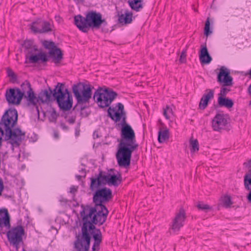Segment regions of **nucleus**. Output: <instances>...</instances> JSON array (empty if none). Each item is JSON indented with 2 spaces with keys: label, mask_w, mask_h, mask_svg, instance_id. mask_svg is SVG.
<instances>
[{
  "label": "nucleus",
  "mask_w": 251,
  "mask_h": 251,
  "mask_svg": "<svg viewBox=\"0 0 251 251\" xmlns=\"http://www.w3.org/2000/svg\"><path fill=\"white\" fill-rule=\"evenodd\" d=\"M77 191V187H75V186H72L70 187V192L71 194H75Z\"/></svg>",
  "instance_id": "obj_40"
},
{
  "label": "nucleus",
  "mask_w": 251,
  "mask_h": 251,
  "mask_svg": "<svg viewBox=\"0 0 251 251\" xmlns=\"http://www.w3.org/2000/svg\"><path fill=\"white\" fill-rule=\"evenodd\" d=\"M83 224L81 227L82 234L76 236V240L74 242V247L77 251L82 250L88 251L90 249L91 237L88 232L93 235L94 243L92 247V251H99L100 245L102 241V235L100 230L97 228L93 222V216L90 218L88 215L82 216Z\"/></svg>",
  "instance_id": "obj_4"
},
{
  "label": "nucleus",
  "mask_w": 251,
  "mask_h": 251,
  "mask_svg": "<svg viewBox=\"0 0 251 251\" xmlns=\"http://www.w3.org/2000/svg\"><path fill=\"white\" fill-rule=\"evenodd\" d=\"M33 42L31 40H27L25 42V46L26 49H30L32 46Z\"/></svg>",
  "instance_id": "obj_39"
},
{
  "label": "nucleus",
  "mask_w": 251,
  "mask_h": 251,
  "mask_svg": "<svg viewBox=\"0 0 251 251\" xmlns=\"http://www.w3.org/2000/svg\"><path fill=\"white\" fill-rule=\"evenodd\" d=\"M18 112L15 109L6 111L1 118L0 128L4 131V140L11 145L13 151L20 146L25 137V132L18 125Z\"/></svg>",
  "instance_id": "obj_1"
},
{
  "label": "nucleus",
  "mask_w": 251,
  "mask_h": 251,
  "mask_svg": "<svg viewBox=\"0 0 251 251\" xmlns=\"http://www.w3.org/2000/svg\"><path fill=\"white\" fill-rule=\"evenodd\" d=\"M214 90H206L205 93L203 95L199 103V106L201 109L203 110L207 107L208 101L214 98Z\"/></svg>",
  "instance_id": "obj_20"
},
{
  "label": "nucleus",
  "mask_w": 251,
  "mask_h": 251,
  "mask_svg": "<svg viewBox=\"0 0 251 251\" xmlns=\"http://www.w3.org/2000/svg\"><path fill=\"white\" fill-rule=\"evenodd\" d=\"M75 251H77V250H75ZM80 251H82V250H80Z\"/></svg>",
  "instance_id": "obj_54"
},
{
  "label": "nucleus",
  "mask_w": 251,
  "mask_h": 251,
  "mask_svg": "<svg viewBox=\"0 0 251 251\" xmlns=\"http://www.w3.org/2000/svg\"><path fill=\"white\" fill-rule=\"evenodd\" d=\"M53 97L62 110L68 111L72 107L73 97L69 90L65 88L64 84L57 83L53 89Z\"/></svg>",
  "instance_id": "obj_8"
},
{
  "label": "nucleus",
  "mask_w": 251,
  "mask_h": 251,
  "mask_svg": "<svg viewBox=\"0 0 251 251\" xmlns=\"http://www.w3.org/2000/svg\"><path fill=\"white\" fill-rule=\"evenodd\" d=\"M199 58L201 62L203 64H209L212 61V57L208 53L206 44L201 46Z\"/></svg>",
  "instance_id": "obj_21"
},
{
  "label": "nucleus",
  "mask_w": 251,
  "mask_h": 251,
  "mask_svg": "<svg viewBox=\"0 0 251 251\" xmlns=\"http://www.w3.org/2000/svg\"><path fill=\"white\" fill-rule=\"evenodd\" d=\"M118 107L117 110H116L115 108H112L111 107H109L107 110L108 116L115 122L120 121L126 113L124 111V106L122 103H118L116 107Z\"/></svg>",
  "instance_id": "obj_17"
},
{
  "label": "nucleus",
  "mask_w": 251,
  "mask_h": 251,
  "mask_svg": "<svg viewBox=\"0 0 251 251\" xmlns=\"http://www.w3.org/2000/svg\"><path fill=\"white\" fill-rule=\"evenodd\" d=\"M75 120L73 118H71L68 120V122L71 124H74L75 123Z\"/></svg>",
  "instance_id": "obj_45"
},
{
  "label": "nucleus",
  "mask_w": 251,
  "mask_h": 251,
  "mask_svg": "<svg viewBox=\"0 0 251 251\" xmlns=\"http://www.w3.org/2000/svg\"><path fill=\"white\" fill-rule=\"evenodd\" d=\"M21 93L23 94V98L24 97L26 100L28 104L36 106L38 99L31 88L30 82L28 80H25L21 84Z\"/></svg>",
  "instance_id": "obj_11"
},
{
  "label": "nucleus",
  "mask_w": 251,
  "mask_h": 251,
  "mask_svg": "<svg viewBox=\"0 0 251 251\" xmlns=\"http://www.w3.org/2000/svg\"><path fill=\"white\" fill-rule=\"evenodd\" d=\"M173 110L168 106H166V108L164 109L163 115L167 119H170L173 115Z\"/></svg>",
  "instance_id": "obj_31"
},
{
  "label": "nucleus",
  "mask_w": 251,
  "mask_h": 251,
  "mask_svg": "<svg viewBox=\"0 0 251 251\" xmlns=\"http://www.w3.org/2000/svg\"><path fill=\"white\" fill-rule=\"evenodd\" d=\"M248 164H249V168H250V170H251V160H250L249 162H248Z\"/></svg>",
  "instance_id": "obj_49"
},
{
  "label": "nucleus",
  "mask_w": 251,
  "mask_h": 251,
  "mask_svg": "<svg viewBox=\"0 0 251 251\" xmlns=\"http://www.w3.org/2000/svg\"><path fill=\"white\" fill-rule=\"evenodd\" d=\"M169 138V131L166 127L160 128L158 132V141L162 143L168 140Z\"/></svg>",
  "instance_id": "obj_26"
},
{
  "label": "nucleus",
  "mask_w": 251,
  "mask_h": 251,
  "mask_svg": "<svg viewBox=\"0 0 251 251\" xmlns=\"http://www.w3.org/2000/svg\"><path fill=\"white\" fill-rule=\"evenodd\" d=\"M248 93L249 95L251 96V84L249 85L248 88Z\"/></svg>",
  "instance_id": "obj_44"
},
{
  "label": "nucleus",
  "mask_w": 251,
  "mask_h": 251,
  "mask_svg": "<svg viewBox=\"0 0 251 251\" xmlns=\"http://www.w3.org/2000/svg\"><path fill=\"white\" fill-rule=\"evenodd\" d=\"M5 95L8 103L14 105L19 104L23 98V94L19 88L6 90Z\"/></svg>",
  "instance_id": "obj_12"
},
{
  "label": "nucleus",
  "mask_w": 251,
  "mask_h": 251,
  "mask_svg": "<svg viewBox=\"0 0 251 251\" xmlns=\"http://www.w3.org/2000/svg\"><path fill=\"white\" fill-rule=\"evenodd\" d=\"M81 172H82V174L83 175V177H85L86 176V172L85 171H84V170L83 169H82V170L81 171Z\"/></svg>",
  "instance_id": "obj_48"
},
{
  "label": "nucleus",
  "mask_w": 251,
  "mask_h": 251,
  "mask_svg": "<svg viewBox=\"0 0 251 251\" xmlns=\"http://www.w3.org/2000/svg\"><path fill=\"white\" fill-rule=\"evenodd\" d=\"M3 183L1 179L0 178V197L2 194V192L3 190Z\"/></svg>",
  "instance_id": "obj_41"
},
{
  "label": "nucleus",
  "mask_w": 251,
  "mask_h": 251,
  "mask_svg": "<svg viewBox=\"0 0 251 251\" xmlns=\"http://www.w3.org/2000/svg\"><path fill=\"white\" fill-rule=\"evenodd\" d=\"M227 124V117L223 114H217L212 121V126L214 130L221 131L224 129Z\"/></svg>",
  "instance_id": "obj_16"
},
{
  "label": "nucleus",
  "mask_w": 251,
  "mask_h": 251,
  "mask_svg": "<svg viewBox=\"0 0 251 251\" xmlns=\"http://www.w3.org/2000/svg\"><path fill=\"white\" fill-rule=\"evenodd\" d=\"M191 151L195 152L199 151V143L197 140H191L190 141Z\"/></svg>",
  "instance_id": "obj_30"
},
{
  "label": "nucleus",
  "mask_w": 251,
  "mask_h": 251,
  "mask_svg": "<svg viewBox=\"0 0 251 251\" xmlns=\"http://www.w3.org/2000/svg\"><path fill=\"white\" fill-rule=\"evenodd\" d=\"M128 2L131 8L136 11H139L143 8L142 0H128Z\"/></svg>",
  "instance_id": "obj_27"
},
{
  "label": "nucleus",
  "mask_w": 251,
  "mask_h": 251,
  "mask_svg": "<svg viewBox=\"0 0 251 251\" xmlns=\"http://www.w3.org/2000/svg\"><path fill=\"white\" fill-rule=\"evenodd\" d=\"M223 201L224 206L226 208L230 207L232 203L231 201V198L228 196H225Z\"/></svg>",
  "instance_id": "obj_33"
},
{
  "label": "nucleus",
  "mask_w": 251,
  "mask_h": 251,
  "mask_svg": "<svg viewBox=\"0 0 251 251\" xmlns=\"http://www.w3.org/2000/svg\"><path fill=\"white\" fill-rule=\"evenodd\" d=\"M244 185L246 189L250 190L251 189V181H248L246 180H244Z\"/></svg>",
  "instance_id": "obj_38"
},
{
  "label": "nucleus",
  "mask_w": 251,
  "mask_h": 251,
  "mask_svg": "<svg viewBox=\"0 0 251 251\" xmlns=\"http://www.w3.org/2000/svg\"><path fill=\"white\" fill-rule=\"evenodd\" d=\"M0 233H2V234H5V232H4V231H0Z\"/></svg>",
  "instance_id": "obj_52"
},
{
  "label": "nucleus",
  "mask_w": 251,
  "mask_h": 251,
  "mask_svg": "<svg viewBox=\"0 0 251 251\" xmlns=\"http://www.w3.org/2000/svg\"><path fill=\"white\" fill-rule=\"evenodd\" d=\"M41 29L39 30L38 29H34V30L35 32H39V33H46L50 31H51L52 30L51 29V24L47 21H42L41 20ZM36 29H37V28H35Z\"/></svg>",
  "instance_id": "obj_25"
},
{
  "label": "nucleus",
  "mask_w": 251,
  "mask_h": 251,
  "mask_svg": "<svg viewBox=\"0 0 251 251\" xmlns=\"http://www.w3.org/2000/svg\"><path fill=\"white\" fill-rule=\"evenodd\" d=\"M53 90H52L50 87L48 89L42 90L38 94V102L40 100L42 103H49L52 101Z\"/></svg>",
  "instance_id": "obj_19"
},
{
  "label": "nucleus",
  "mask_w": 251,
  "mask_h": 251,
  "mask_svg": "<svg viewBox=\"0 0 251 251\" xmlns=\"http://www.w3.org/2000/svg\"><path fill=\"white\" fill-rule=\"evenodd\" d=\"M118 16V21L120 24L126 25L131 23L132 21V14L128 11Z\"/></svg>",
  "instance_id": "obj_23"
},
{
  "label": "nucleus",
  "mask_w": 251,
  "mask_h": 251,
  "mask_svg": "<svg viewBox=\"0 0 251 251\" xmlns=\"http://www.w3.org/2000/svg\"><path fill=\"white\" fill-rule=\"evenodd\" d=\"M116 157L119 166L126 168L130 164L132 152L138 147L135 134L130 126L121 128Z\"/></svg>",
  "instance_id": "obj_3"
},
{
  "label": "nucleus",
  "mask_w": 251,
  "mask_h": 251,
  "mask_svg": "<svg viewBox=\"0 0 251 251\" xmlns=\"http://www.w3.org/2000/svg\"><path fill=\"white\" fill-rule=\"evenodd\" d=\"M75 135H76V136L78 135H79V132H76V133H75Z\"/></svg>",
  "instance_id": "obj_51"
},
{
  "label": "nucleus",
  "mask_w": 251,
  "mask_h": 251,
  "mask_svg": "<svg viewBox=\"0 0 251 251\" xmlns=\"http://www.w3.org/2000/svg\"><path fill=\"white\" fill-rule=\"evenodd\" d=\"M211 33L212 31L210 30V20L209 18L208 17L205 23L204 34L207 36Z\"/></svg>",
  "instance_id": "obj_32"
},
{
  "label": "nucleus",
  "mask_w": 251,
  "mask_h": 251,
  "mask_svg": "<svg viewBox=\"0 0 251 251\" xmlns=\"http://www.w3.org/2000/svg\"><path fill=\"white\" fill-rule=\"evenodd\" d=\"M75 177H76V178H77V179L78 180H80L81 178H82V176H80V175H76Z\"/></svg>",
  "instance_id": "obj_47"
},
{
  "label": "nucleus",
  "mask_w": 251,
  "mask_h": 251,
  "mask_svg": "<svg viewBox=\"0 0 251 251\" xmlns=\"http://www.w3.org/2000/svg\"><path fill=\"white\" fill-rule=\"evenodd\" d=\"M244 180L251 181V170H249L248 172L245 175Z\"/></svg>",
  "instance_id": "obj_37"
},
{
  "label": "nucleus",
  "mask_w": 251,
  "mask_h": 251,
  "mask_svg": "<svg viewBox=\"0 0 251 251\" xmlns=\"http://www.w3.org/2000/svg\"><path fill=\"white\" fill-rule=\"evenodd\" d=\"M7 75L11 79V81L12 82H15L17 79V76L14 73V72L9 69H8L7 70Z\"/></svg>",
  "instance_id": "obj_34"
},
{
  "label": "nucleus",
  "mask_w": 251,
  "mask_h": 251,
  "mask_svg": "<svg viewBox=\"0 0 251 251\" xmlns=\"http://www.w3.org/2000/svg\"><path fill=\"white\" fill-rule=\"evenodd\" d=\"M232 77L230 75L229 70L223 66L220 69V72L217 76V81L220 83H223V87L221 88L220 93L219 97H225L227 93L230 91V89L224 86H228L232 85Z\"/></svg>",
  "instance_id": "obj_10"
},
{
  "label": "nucleus",
  "mask_w": 251,
  "mask_h": 251,
  "mask_svg": "<svg viewBox=\"0 0 251 251\" xmlns=\"http://www.w3.org/2000/svg\"><path fill=\"white\" fill-rule=\"evenodd\" d=\"M61 127H62V128L64 130H68V127L65 125L64 124H61Z\"/></svg>",
  "instance_id": "obj_43"
},
{
  "label": "nucleus",
  "mask_w": 251,
  "mask_h": 251,
  "mask_svg": "<svg viewBox=\"0 0 251 251\" xmlns=\"http://www.w3.org/2000/svg\"><path fill=\"white\" fill-rule=\"evenodd\" d=\"M196 207L199 210L204 211L207 212L209 210L211 209V207L208 204H204L202 201H199L196 205Z\"/></svg>",
  "instance_id": "obj_29"
},
{
  "label": "nucleus",
  "mask_w": 251,
  "mask_h": 251,
  "mask_svg": "<svg viewBox=\"0 0 251 251\" xmlns=\"http://www.w3.org/2000/svg\"><path fill=\"white\" fill-rule=\"evenodd\" d=\"M117 96L114 91L99 88L94 94L93 99L99 107L104 108L109 106Z\"/></svg>",
  "instance_id": "obj_9"
},
{
  "label": "nucleus",
  "mask_w": 251,
  "mask_h": 251,
  "mask_svg": "<svg viewBox=\"0 0 251 251\" xmlns=\"http://www.w3.org/2000/svg\"><path fill=\"white\" fill-rule=\"evenodd\" d=\"M43 46L46 49H49V54L52 58V61L55 64L59 63L63 58L61 50L55 46L54 43L52 41H45Z\"/></svg>",
  "instance_id": "obj_13"
},
{
  "label": "nucleus",
  "mask_w": 251,
  "mask_h": 251,
  "mask_svg": "<svg viewBox=\"0 0 251 251\" xmlns=\"http://www.w3.org/2000/svg\"><path fill=\"white\" fill-rule=\"evenodd\" d=\"M186 218L185 210L183 207H181L178 211L176 212L172 222L171 229L174 232L179 231L180 228L184 226Z\"/></svg>",
  "instance_id": "obj_14"
},
{
  "label": "nucleus",
  "mask_w": 251,
  "mask_h": 251,
  "mask_svg": "<svg viewBox=\"0 0 251 251\" xmlns=\"http://www.w3.org/2000/svg\"><path fill=\"white\" fill-rule=\"evenodd\" d=\"M112 198V191L109 188L104 187L96 190L93 197L95 206H86L80 212L81 216L88 215L90 218L93 216V222L95 225H102L105 222L108 213L104 204Z\"/></svg>",
  "instance_id": "obj_2"
},
{
  "label": "nucleus",
  "mask_w": 251,
  "mask_h": 251,
  "mask_svg": "<svg viewBox=\"0 0 251 251\" xmlns=\"http://www.w3.org/2000/svg\"><path fill=\"white\" fill-rule=\"evenodd\" d=\"M37 28V29H41V20L38 19L37 20L33 22L30 25V29L31 30L32 32L34 33H39V32H35L34 30V29H36L35 28Z\"/></svg>",
  "instance_id": "obj_28"
},
{
  "label": "nucleus",
  "mask_w": 251,
  "mask_h": 251,
  "mask_svg": "<svg viewBox=\"0 0 251 251\" xmlns=\"http://www.w3.org/2000/svg\"><path fill=\"white\" fill-rule=\"evenodd\" d=\"M4 226L8 231L6 235L8 241L17 248L20 243L23 241V236L25 230L21 224L10 228V216L8 210L6 208L0 210V227Z\"/></svg>",
  "instance_id": "obj_5"
},
{
  "label": "nucleus",
  "mask_w": 251,
  "mask_h": 251,
  "mask_svg": "<svg viewBox=\"0 0 251 251\" xmlns=\"http://www.w3.org/2000/svg\"><path fill=\"white\" fill-rule=\"evenodd\" d=\"M121 119H122V122H121V125L122 126V127H124V126H130L129 124L126 123V113L125 114V115H124V116L122 117Z\"/></svg>",
  "instance_id": "obj_36"
},
{
  "label": "nucleus",
  "mask_w": 251,
  "mask_h": 251,
  "mask_svg": "<svg viewBox=\"0 0 251 251\" xmlns=\"http://www.w3.org/2000/svg\"><path fill=\"white\" fill-rule=\"evenodd\" d=\"M249 105H251V100L249 102Z\"/></svg>",
  "instance_id": "obj_53"
},
{
  "label": "nucleus",
  "mask_w": 251,
  "mask_h": 251,
  "mask_svg": "<svg viewBox=\"0 0 251 251\" xmlns=\"http://www.w3.org/2000/svg\"><path fill=\"white\" fill-rule=\"evenodd\" d=\"M248 191H249L250 192L247 196V199L249 202H251V189L248 190Z\"/></svg>",
  "instance_id": "obj_42"
},
{
  "label": "nucleus",
  "mask_w": 251,
  "mask_h": 251,
  "mask_svg": "<svg viewBox=\"0 0 251 251\" xmlns=\"http://www.w3.org/2000/svg\"><path fill=\"white\" fill-rule=\"evenodd\" d=\"M186 50H183L181 53L179 57V62L180 63H184L186 61Z\"/></svg>",
  "instance_id": "obj_35"
},
{
  "label": "nucleus",
  "mask_w": 251,
  "mask_h": 251,
  "mask_svg": "<svg viewBox=\"0 0 251 251\" xmlns=\"http://www.w3.org/2000/svg\"><path fill=\"white\" fill-rule=\"evenodd\" d=\"M53 136L54 138L57 139L59 137V134L57 132L55 131L54 132Z\"/></svg>",
  "instance_id": "obj_46"
},
{
  "label": "nucleus",
  "mask_w": 251,
  "mask_h": 251,
  "mask_svg": "<svg viewBox=\"0 0 251 251\" xmlns=\"http://www.w3.org/2000/svg\"><path fill=\"white\" fill-rule=\"evenodd\" d=\"M108 174L106 175L102 171H100L96 177H91L90 189L94 191L99 187L108 184Z\"/></svg>",
  "instance_id": "obj_15"
},
{
  "label": "nucleus",
  "mask_w": 251,
  "mask_h": 251,
  "mask_svg": "<svg viewBox=\"0 0 251 251\" xmlns=\"http://www.w3.org/2000/svg\"><path fill=\"white\" fill-rule=\"evenodd\" d=\"M218 103L220 106H224L227 108H230L232 107L234 104L232 100L223 97H218Z\"/></svg>",
  "instance_id": "obj_24"
},
{
  "label": "nucleus",
  "mask_w": 251,
  "mask_h": 251,
  "mask_svg": "<svg viewBox=\"0 0 251 251\" xmlns=\"http://www.w3.org/2000/svg\"><path fill=\"white\" fill-rule=\"evenodd\" d=\"M121 175L118 173L117 175L108 174V185L118 186L122 182Z\"/></svg>",
  "instance_id": "obj_22"
},
{
  "label": "nucleus",
  "mask_w": 251,
  "mask_h": 251,
  "mask_svg": "<svg viewBox=\"0 0 251 251\" xmlns=\"http://www.w3.org/2000/svg\"><path fill=\"white\" fill-rule=\"evenodd\" d=\"M26 59L28 60L30 63H36L39 60L42 62H45L48 61V58L46 54L44 52H40L36 54H33L31 51H28L26 55Z\"/></svg>",
  "instance_id": "obj_18"
},
{
  "label": "nucleus",
  "mask_w": 251,
  "mask_h": 251,
  "mask_svg": "<svg viewBox=\"0 0 251 251\" xmlns=\"http://www.w3.org/2000/svg\"><path fill=\"white\" fill-rule=\"evenodd\" d=\"M249 74L250 75V78H251V69L250 70Z\"/></svg>",
  "instance_id": "obj_50"
},
{
  "label": "nucleus",
  "mask_w": 251,
  "mask_h": 251,
  "mask_svg": "<svg viewBox=\"0 0 251 251\" xmlns=\"http://www.w3.org/2000/svg\"><path fill=\"white\" fill-rule=\"evenodd\" d=\"M73 93L77 101L74 109L78 108L81 111L84 110L86 103L89 104L92 98V92L91 86L84 83L79 82L72 87Z\"/></svg>",
  "instance_id": "obj_7"
},
{
  "label": "nucleus",
  "mask_w": 251,
  "mask_h": 251,
  "mask_svg": "<svg viewBox=\"0 0 251 251\" xmlns=\"http://www.w3.org/2000/svg\"><path fill=\"white\" fill-rule=\"evenodd\" d=\"M74 23L77 27L84 33L87 32L90 28L99 29L102 24H106L105 20L102 19L101 14L93 10L87 12L85 17L81 15L75 16Z\"/></svg>",
  "instance_id": "obj_6"
}]
</instances>
